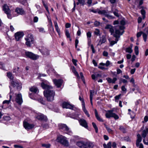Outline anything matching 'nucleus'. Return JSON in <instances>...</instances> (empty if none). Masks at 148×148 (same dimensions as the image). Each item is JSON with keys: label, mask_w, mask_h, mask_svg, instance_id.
<instances>
[{"label": "nucleus", "mask_w": 148, "mask_h": 148, "mask_svg": "<svg viewBox=\"0 0 148 148\" xmlns=\"http://www.w3.org/2000/svg\"><path fill=\"white\" fill-rule=\"evenodd\" d=\"M143 33L142 32H138L136 34L137 37L138 38L139 37L141 36L142 34H143Z\"/></svg>", "instance_id": "51"}, {"label": "nucleus", "mask_w": 148, "mask_h": 148, "mask_svg": "<svg viewBox=\"0 0 148 148\" xmlns=\"http://www.w3.org/2000/svg\"><path fill=\"white\" fill-rule=\"evenodd\" d=\"M106 80L109 83H112V79L109 77H108L106 79Z\"/></svg>", "instance_id": "57"}, {"label": "nucleus", "mask_w": 148, "mask_h": 148, "mask_svg": "<svg viewBox=\"0 0 148 148\" xmlns=\"http://www.w3.org/2000/svg\"><path fill=\"white\" fill-rule=\"evenodd\" d=\"M41 52L43 54L47 56L49 55L50 54L49 51L46 48H42Z\"/></svg>", "instance_id": "21"}, {"label": "nucleus", "mask_w": 148, "mask_h": 148, "mask_svg": "<svg viewBox=\"0 0 148 148\" xmlns=\"http://www.w3.org/2000/svg\"><path fill=\"white\" fill-rule=\"evenodd\" d=\"M95 114L97 119L100 121H103V120L99 116L97 112L96 109H95Z\"/></svg>", "instance_id": "30"}, {"label": "nucleus", "mask_w": 148, "mask_h": 148, "mask_svg": "<svg viewBox=\"0 0 148 148\" xmlns=\"http://www.w3.org/2000/svg\"><path fill=\"white\" fill-rule=\"evenodd\" d=\"M76 144L77 146L81 148H84L85 142H79L77 143Z\"/></svg>", "instance_id": "24"}, {"label": "nucleus", "mask_w": 148, "mask_h": 148, "mask_svg": "<svg viewBox=\"0 0 148 148\" xmlns=\"http://www.w3.org/2000/svg\"><path fill=\"white\" fill-rule=\"evenodd\" d=\"M92 3V0H87V3L89 6H90L91 5Z\"/></svg>", "instance_id": "49"}, {"label": "nucleus", "mask_w": 148, "mask_h": 148, "mask_svg": "<svg viewBox=\"0 0 148 148\" xmlns=\"http://www.w3.org/2000/svg\"><path fill=\"white\" fill-rule=\"evenodd\" d=\"M71 24L69 23H67L65 24V27L66 28H69L71 27Z\"/></svg>", "instance_id": "58"}, {"label": "nucleus", "mask_w": 148, "mask_h": 148, "mask_svg": "<svg viewBox=\"0 0 148 148\" xmlns=\"http://www.w3.org/2000/svg\"><path fill=\"white\" fill-rule=\"evenodd\" d=\"M95 114L97 119L100 121H103V120L99 116L97 112L96 109H95Z\"/></svg>", "instance_id": "28"}, {"label": "nucleus", "mask_w": 148, "mask_h": 148, "mask_svg": "<svg viewBox=\"0 0 148 148\" xmlns=\"http://www.w3.org/2000/svg\"><path fill=\"white\" fill-rule=\"evenodd\" d=\"M79 42L78 40L76 39L75 40V47L76 48H77V45Z\"/></svg>", "instance_id": "60"}, {"label": "nucleus", "mask_w": 148, "mask_h": 148, "mask_svg": "<svg viewBox=\"0 0 148 148\" xmlns=\"http://www.w3.org/2000/svg\"><path fill=\"white\" fill-rule=\"evenodd\" d=\"M36 118L38 120L41 121H46L47 117L42 114H39L36 116Z\"/></svg>", "instance_id": "15"}, {"label": "nucleus", "mask_w": 148, "mask_h": 148, "mask_svg": "<svg viewBox=\"0 0 148 148\" xmlns=\"http://www.w3.org/2000/svg\"><path fill=\"white\" fill-rule=\"evenodd\" d=\"M117 73L118 74H119L122 73V71L119 69H117L116 70Z\"/></svg>", "instance_id": "62"}, {"label": "nucleus", "mask_w": 148, "mask_h": 148, "mask_svg": "<svg viewBox=\"0 0 148 148\" xmlns=\"http://www.w3.org/2000/svg\"><path fill=\"white\" fill-rule=\"evenodd\" d=\"M110 64V62L108 60H107L105 63V66L107 67Z\"/></svg>", "instance_id": "64"}, {"label": "nucleus", "mask_w": 148, "mask_h": 148, "mask_svg": "<svg viewBox=\"0 0 148 148\" xmlns=\"http://www.w3.org/2000/svg\"><path fill=\"white\" fill-rule=\"evenodd\" d=\"M23 125L25 129L27 130H29L32 129L34 126V125L29 123L25 121L23 122Z\"/></svg>", "instance_id": "9"}, {"label": "nucleus", "mask_w": 148, "mask_h": 148, "mask_svg": "<svg viewBox=\"0 0 148 148\" xmlns=\"http://www.w3.org/2000/svg\"><path fill=\"white\" fill-rule=\"evenodd\" d=\"M106 38L104 36H103L102 38L100 40L99 43L98 44V45H101L102 43L105 42L106 41Z\"/></svg>", "instance_id": "32"}, {"label": "nucleus", "mask_w": 148, "mask_h": 148, "mask_svg": "<svg viewBox=\"0 0 148 148\" xmlns=\"http://www.w3.org/2000/svg\"><path fill=\"white\" fill-rule=\"evenodd\" d=\"M26 42V45L28 47H30L31 43H33L34 40L33 37L31 34H29L27 37L25 38Z\"/></svg>", "instance_id": "5"}, {"label": "nucleus", "mask_w": 148, "mask_h": 148, "mask_svg": "<svg viewBox=\"0 0 148 148\" xmlns=\"http://www.w3.org/2000/svg\"><path fill=\"white\" fill-rule=\"evenodd\" d=\"M113 13H114V14L116 16L119 17V16L118 13V12L117 10H116V11L114 12Z\"/></svg>", "instance_id": "59"}, {"label": "nucleus", "mask_w": 148, "mask_h": 148, "mask_svg": "<svg viewBox=\"0 0 148 148\" xmlns=\"http://www.w3.org/2000/svg\"><path fill=\"white\" fill-rule=\"evenodd\" d=\"M15 101L19 104L21 105L23 101L21 94L16 95Z\"/></svg>", "instance_id": "10"}, {"label": "nucleus", "mask_w": 148, "mask_h": 148, "mask_svg": "<svg viewBox=\"0 0 148 148\" xmlns=\"http://www.w3.org/2000/svg\"><path fill=\"white\" fill-rule=\"evenodd\" d=\"M105 29L108 30L110 32L111 35L114 34H113L114 32V27L112 25H107L105 27Z\"/></svg>", "instance_id": "17"}, {"label": "nucleus", "mask_w": 148, "mask_h": 148, "mask_svg": "<svg viewBox=\"0 0 148 148\" xmlns=\"http://www.w3.org/2000/svg\"><path fill=\"white\" fill-rule=\"evenodd\" d=\"M72 62L74 64L75 66H76L77 65V61L76 60L74 59H73L72 60Z\"/></svg>", "instance_id": "52"}, {"label": "nucleus", "mask_w": 148, "mask_h": 148, "mask_svg": "<svg viewBox=\"0 0 148 148\" xmlns=\"http://www.w3.org/2000/svg\"><path fill=\"white\" fill-rule=\"evenodd\" d=\"M148 133L145 130H144L142 134V136L144 138H145L147 135V134Z\"/></svg>", "instance_id": "47"}, {"label": "nucleus", "mask_w": 148, "mask_h": 148, "mask_svg": "<svg viewBox=\"0 0 148 148\" xmlns=\"http://www.w3.org/2000/svg\"><path fill=\"white\" fill-rule=\"evenodd\" d=\"M137 136V139L136 140V145L137 147H138L139 145V143L142 141V138L140 135V134H138Z\"/></svg>", "instance_id": "22"}, {"label": "nucleus", "mask_w": 148, "mask_h": 148, "mask_svg": "<svg viewBox=\"0 0 148 148\" xmlns=\"http://www.w3.org/2000/svg\"><path fill=\"white\" fill-rule=\"evenodd\" d=\"M119 129L123 133H125L126 132V129L122 126H120Z\"/></svg>", "instance_id": "39"}, {"label": "nucleus", "mask_w": 148, "mask_h": 148, "mask_svg": "<svg viewBox=\"0 0 148 148\" xmlns=\"http://www.w3.org/2000/svg\"><path fill=\"white\" fill-rule=\"evenodd\" d=\"M80 124L85 128H87L88 127L87 123L86 121L83 119H81L79 121Z\"/></svg>", "instance_id": "16"}, {"label": "nucleus", "mask_w": 148, "mask_h": 148, "mask_svg": "<svg viewBox=\"0 0 148 148\" xmlns=\"http://www.w3.org/2000/svg\"><path fill=\"white\" fill-rule=\"evenodd\" d=\"M141 13L142 15H144L145 14V11L144 9H142L141 10Z\"/></svg>", "instance_id": "63"}, {"label": "nucleus", "mask_w": 148, "mask_h": 148, "mask_svg": "<svg viewBox=\"0 0 148 148\" xmlns=\"http://www.w3.org/2000/svg\"><path fill=\"white\" fill-rule=\"evenodd\" d=\"M20 68L19 67H15L13 69V72L14 73H20L21 71L20 70H19Z\"/></svg>", "instance_id": "34"}, {"label": "nucleus", "mask_w": 148, "mask_h": 148, "mask_svg": "<svg viewBox=\"0 0 148 148\" xmlns=\"http://www.w3.org/2000/svg\"><path fill=\"white\" fill-rule=\"evenodd\" d=\"M65 34L66 35L68 38H70V34L69 33V32L68 30H65Z\"/></svg>", "instance_id": "48"}, {"label": "nucleus", "mask_w": 148, "mask_h": 148, "mask_svg": "<svg viewBox=\"0 0 148 148\" xmlns=\"http://www.w3.org/2000/svg\"><path fill=\"white\" fill-rule=\"evenodd\" d=\"M94 91L93 90H90V99L92 105V98Z\"/></svg>", "instance_id": "25"}, {"label": "nucleus", "mask_w": 148, "mask_h": 148, "mask_svg": "<svg viewBox=\"0 0 148 148\" xmlns=\"http://www.w3.org/2000/svg\"><path fill=\"white\" fill-rule=\"evenodd\" d=\"M41 86L43 89H47V90H49L53 88L52 86L45 84L43 82L41 83Z\"/></svg>", "instance_id": "18"}, {"label": "nucleus", "mask_w": 148, "mask_h": 148, "mask_svg": "<svg viewBox=\"0 0 148 148\" xmlns=\"http://www.w3.org/2000/svg\"><path fill=\"white\" fill-rule=\"evenodd\" d=\"M134 51L135 54L136 55H138L139 53L138 52V46H136L134 48Z\"/></svg>", "instance_id": "42"}, {"label": "nucleus", "mask_w": 148, "mask_h": 148, "mask_svg": "<svg viewBox=\"0 0 148 148\" xmlns=\"http://www.w3.org/2000/svg\"><path fill=\"white\" fill-rule=\"evenodd\" d=\"M25 55L27 57L33 60H36L39 57L38 55L34 54L31 52L28 51L26 52Z\"/></svg>", "instance_id": "8"}, {"label": "nucleus", "mask_w": 148, "mask_h": 148, "mask_svg": "<svg viewBox=\"0 0 148 148\" xmlns=\"http://www.w3.org/2000/svg\"><path fill=\"white\" fill-rule=\"evenodd\" d=\"M3 10L5 12L7 15V17L9 19H11L12 16L10 14V10L8 6L6 4H4L3 6Z\"/></svg>", "instance_id": "6"}, {"label": "nucleus", "mask_w": 148, "mask_h": 148, "mask_svg": "<svg viewBox=\"0 0 148 148\" xmlns=\"http://www.w3.org/2000/svg\"><path fill=\"white\" fill-rule=\"evenodd\" d=\"M62 107L63 108L73 109V106L70 104L66 102H63L62 104Z\"/></svg>", "instance_id": "11"}, {"label": "nucleus", "mask_w": 148, "mask_h": 148, "mask_svg": "<svg viewBox=\"0 0 148 148\" xmlns=\"http://www.w3.org/2000/svg\"><path fill=\"white\" fill-rule=\"evenodd\" d=\"M12 96L11 95H10V99L8 100H5L3 101V104H9L10 102L11 99L12 98Z\"/></svg>", "instance_id": "36"}, {"label": "nucleus", "mask_w": 148, "mask_h": 148, "mask_svg": "<svg viewBox=\"0 0 148 148\" xmlns=\"http://www.w3.org/2000/svg\"><path fill=\"white\" fill-rule=\"evenodd\" d=\"M126 51L130 53H131L133 51L132 47H129L127 48L126 49Z\"/></svg>", "instance_id": "40"}, {"label": "nucleus", "mask_w": 148, "mask_h": 148, "mask_svg": "<svg viewBox=\"0 0 148 148\" xmlns=\"http://www.w3.org/2000/svg\"><path fill=\"white\" fill-rule=\"evenodd\" d=\"M32 92L34 93H36L38 91V89L35 86H33L29 89Z\"/></svg>", "instance_id": "33"}, {"label": "nucleus", "mask_w": 148, "mask_h": 148, "mask_svg": "<svg viewBox=\"0 0 148 148\" xmlns=\"http://www.w3.org/2000/svg\"><path fill=\"white\" fill-rule=\"evenodd\" d=\"M90 47H91V48L92 49V52L93 53H95V49H94V47L92 45H91Z\"/></svg>", "instance_id": "55"}, {"label": "nucleus", "mask_w": 148, "mask_h": 148, "mask_svg": "<svg viewBox=\"0 0 148 148\" xmlns=\"http://www.w3.org/2000/svg\"><path fill=\"white\" fill-rule=\"evenodd\" d=\"M59 128L60 129L62 130L67 132L69 134L72 133V132L69 130L68 127L65 124H60L58 125Z\"/></svg>", "instance_id": "7"}, {"label": "nucleus", "mask_w": 148, "mask_h": 148, "mask_svg": "<svg viewBox=\"0 0 148 148\" xmlns=\"http://www.w3.org/2000/svg\"><path fill=\"white\" fill-rule=\"evenodd\" d=\"M114 111V108H113L112 110L107 111L106 114V117L108 118L112 117L115 119H118L119 118V116L113 112Z\"/></svg>", "instance_id": "4"}, {"label": "nucleus", "mask_w": 148, "mask_h": 148, "mask_svg": "<svg viewBox=\"0 0 148 148\" xmlns=\"http://www.w3.org/2000/svg\"><path fill=\"white\" fill-rule=\"evenodd\" d=\"M7 77L11 80H13V76L11 73L9 72L7 73Z\"/></svg>", "instance_id": "35"}, {"label": "nucleus", "mask_w": 148, "mask_h": 148, "mask_svg": "<svg viewBox=\"0 0 148 148\" xmlns=\"http://www.w3.org/2000/svg\"><path fill=\"white\" fill-rule=\"evenodd\" d=\"M105 126L108 132L110 134L112 133L113 131L112 130L106 125L105 124Z\"/></svg>", "instance_id": "37"}, {"label": "nucleus", "mask_w": 148, "mask_h": 148, "mask_svg": "<svg viewBox=\"0 0 148 148\" xmlns=\"http://www.w3.org/2000/svg\"><path fill=\"white\" fill-rule=\"evenodd\" d=\"M92 124L93 127L95 128L96 132V133H97L98 132V129L96 125L94 122H92Z\"/></svg>", "instance_id": "44"}, {"label": "nucleus", "mask_w": 148, "mask_h": 148, "mask_svg": "<svg viewBox=\"0 0 148 148\" xmlns=\"http://www.w3.org/2000/svg\"><path fill=\"white\" fill-rule=\"evenodd\" d=\"M82 109L84 111V112L86 114L88 117L90 116V115L89 114L88 112L87 111L86 109L84 102L83 101L82 102Z\"/></svg>", "instance_id": "23"}, {"label": "nucleus", "mask_w": 148, "mask_h": 148, "mask_svg": "<svg viewBox=\"0 0 148 148\" xmlns=\"http://www.w3.org/2000/svg\"><path fill=\"white\" fill-rule=\"evenodd\" d=\"M54 22L56 30L57 32L58 33V34L60 35V30L59 28L57 22L56 21H54Z\"/></svg>", "instance_id": "26"}, {"label": "nucleus", "mask_w": 148, "mask_h": 148, "mask_svg": "<svg viewBox=\"0 0 148 148\" xmlns=\"http://www.w3.org/2000/svg\"><path fill=\"white\" fill-rule=\"evenodd\" d=\"M84 148H92L94 146L93 144L90 142H85Z\"/></svg>", "instance_id": "20"}, {"label": "nucleus", "mask_w": 148, "mask_h": 148, "mask_svg": "<svg viewBox=\"0 0 148 148\" xmlns=\"http://www.w3.org/2000/svg\"><path fill=\"white\" fill-rule=\"evenodd\" d=\"M147 34H145L144 33H143V39L145 42H146L147 40V34H148V32H147Z\"/></svg>", "instance_id": "43"}, {"label": "nucleus", "mask_w": 148, "mask_h": 148, "mask_svg": "<svg viewBox=\"0 0 148 148\" xmlns=\"http://www.w3.org/2000/svg\"><path fill=\"white\" fill-rule=\"evenodd\" d=\"M95 114L97 119L100 121H103V120L99 116L97 112L96 109H95Z\"/></svg>", "instance_id": "27"}, {"label": "nucleus", "mask_w": 148, "mask_h": 148, "mask_svg": "<svg viewBox=\"0 0 148 148\" xmlns=\"http://www.w3.org/2000/svg\"><path fill=\"white\" fill-rule=\"evenodd\" d=\"M79 1L80 4H82V5H84L85 3L84 0H77Z\"/></svg>", "instance_id": "53"}, {"label": "nucleus", "mask_w": 148, "mask_h": 148, "mask_svg": "<svg viewBox=\"0 0 148 148\" xmlns=\"http://www.w3.org/2000/svg\"><path fill=\"white\" fill-rule=\"evenodd\" d=\"M24 36V34L23 32H18L16 33L15 34V39L16 41H18L20 39L22 38Z\"/></svg>", "instance_id": "14"}, {"label": "nucleus", "mask_w": 148, "mask_h": 148, "mask_svg": "<svg viewBox=\"0 0 148 148\" xmlns=\"http://www.w3.org/2000/svg\"><path fill=\"white\" fill-rule=\"evenodd\" d=\"M15 12L21 15L24 14H25V11L22 9L20 8H17L15 10Z\"/></svg>", "instance_id": "19"}, {"label": "nucleus", "mask_w": 148, "mask_h": 148, "mask_svg": "<svg viewBox=\"0 0 148 148\" xmlns=\"http://www.w3.org/2000/svg\"><path fill=\"white\" fill-rule=\"evenodd\" d=\"M97 10V12L99 14L104 15L110 18H114L113 16L108 14H107V12L106 10Z\"/></svg>", "instance_id": "12"}, {"label": "nucleus", "mask_w": 148, "mask_h": 148, "mask_svg": "<svg viewBox=\"0 0 148 148\" xmlns=\"http://www.w3.org/2000/svg\"><path fill=\"white\" fill-rule=\"evenodd\" d=\"M44 95L48 101H52L54 99L55 92L52 90H47L44 91Z\"/></svg>", "instance_id": "1"}, {"label": "nucleus", "mask_w": 148, "mask_h": 148, "mask_svg": "<svg viewBox=\"0 0 148 148\" xmlns=\"http://www.w3.org/2000/svg\"><path fill=\"white\" fill-rule=\"evenodd\" d=\"M5 121H9L10 120V118L9 116H5L3 117Z\"/></svg>", "instance_id": "50"}, {"label": "nucleus", "mask_w": 148, "mask_h": 148, "mask_svg": "<svg viewBox=\"0 0 148 148\" xmlns=\"http://www.w3.org/2000/svg\"><path fill=\"white\" fill-rule=\"evenodd\" d=\"M57 141L65 146H67L69 145L68 142L66 140V137L62 135H60L58 136L57 138Z\"/></svg>", "instance_id": "3"}, {"label": "nucleus", "mask_w": 148, "mask_h": 148, "mask_svg": "<svg viewBox=\"0 0 148 148\" xmlns=\"http://www.w3.org/2000/svg\"><path fill=\"white\" fill-rule=\"evenodd\" d=\"M72 71L73 73L75 74V75L77 76V78L79 79L80 78V77L79 76V75L77 72L76 71V70L75 69V68L74 66H73L72 68Z\"/></svg>", "instance_id": "31"}, {"label": "nucleus", "mask_w": 148, "mask_h": 148, "mask_svg": "<svg viewBox=\"0 0 148 148\" xmlns=\"http://www.w3.org/2000/svg\"><path fill=\"white\" fill-rule=\"evenodd\" d=\"M42 146L46 148H49L51 146V145L50 144H42Z\"/></svg>", "instance_id": "46"}, {"label": "nucleus", "mask_w": 148, "mask_h": 148, "mask_svg": "<svg viewBox=\"0 0 148 148\" xmlns=\"http://www.w3.org/2000/svg\"><path fill=\"white\" fill-rule=\"evenodd\" d=\"M86 35L88 38H90L91 36V33L90 32H88L87 33Z\"/></svg>", "instance_id": "54"}, {"label": "nucleus", "mask_w": 148, "mask_h": 148, "mask_svg": "<svg viewBox=\"0 0 148 148\" xmlns=\"http://www.w3.org/2000/svg\"><path fill=\"white\" fill-rule=\"evenodd\" d=\"M120 23L122 25L121 26H120L119 27V29H116V30H119V31L120 32L121 31V29H120V28L121 27H122V26H123V27H124V26H123V25L125 24V21L123 20H121V22H120ZM123 30H124V29H123ZM124 31V30H123Z\"/></svg>", "instance_id": "38"}, {"label": "nucleus", "mask_w": 148, "mask_h": 148, "mask_svg": "<svg viewBox=\"0 0 148 148\" xmlns=\"http://www.w3.org/2000/svg\"><path fill=\"white\" fill-rule=\"evenodd\" d=\"M95 114L97 119L100 121H103V120L99 116L97 112L96 109H95Z\"/></svg>", "instance_id": "29"}, {"label": "nucleus", "mask_w": 148, "mask_h": 148, "mask_svg": "<svg viewBox=\"0 0 148 148\" xmlns=\"http://www.w3.org/2000/svg\"><path fill=\"white\" fill-rule=\"evenodd\" d=\"M53 82L54 84L57 87H60L63 82V80L61 79H53Z\"/></svg>", "instance_id": "13"}, {"label": "nucleus", "mask_w": 148, "mask_h": 148, "mask_svg": "<svg viewBox=\"0 0 148 148\" xmlns=\"http://www.w3.org/2000/svg\"><path fill=\"white\" fill-rule=\"evenodd\" d=\"M94 24L95 26H97L100 25V23L99 22L96 21L94 22Z\"/></svg>", "instance_id": "61"}, {"label": "nucleus", "mask_w": 148, "mask_h": 148, "mask_svg": "<svg viewBox=\"0 0 148 148\" xmlns=\"http://www.w3.org/2000/svg\"><path fill=\"white\" fill-rule=\"evenodd\" d=\"M112 143L111 142H109L107 144V148H111Z\"/></svg>", "instance_id": "56"}, {"label": "nucleus", "mask_w": 148, "mask_h": 148, "mask_svg": "<svg viewBox=\"0 0 148 148\" xmlns=\"http://www.w3.org/2000/svg\"><path fill=\"white\" fill-rule=\"evenodd\" d=\"M121 31L119 30H115V33L113 34L114 37L116 38L115 41H111L110 44L112 46L114 44L116 43L118 41V38L120 37V35H122L124 33V31L123 30L124 27L122 26L121 27Z\"/></svg>", "instance_id": "2"}, {"label": "nucleus", "mask_w": 148, "mask_h": 148, "mask_svg": "<svg viewBox=\"0 0 148 148\" xmlns=\"http://www.w3.org/2000/svg\"><path fill=\"white\" fill-rule=\"evenodd\" d=\"M94 33L97 36H100V31L99 29H95V31L94 32Z\"/></svg>", "instance_id": "45"}, {"label": "nucleus", "mask_w": 148, "mask_h": 148, "mask_svg": "<svg viewBox=\"0 0 148 148\" xmlns=\"http://www.w3.org/2000/svg\"><path fill=\"white\" fill-rule=\"evenodd\" d=\"M42 2L44 6L45 7V8L46 9V10L48 12V13L49 14V12L48 9V7L46 4L43 1H42Z\"/></svg>", "instance_id": "41"}]
</instances>
